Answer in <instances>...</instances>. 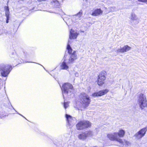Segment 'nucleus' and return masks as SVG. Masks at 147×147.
Instances as JSON below:
<instances>
[{
  "label": "nucleus",
  "instance_id": "obj_10",
  "mask_svg": "<svg viewBox=\"0 0 147 147\" xmlns=\"http://www.w3.org/2000/svg\"><path fill=\"white\" fill-rule=\"evenodd\" d=\"M105 73L100 72L98 76L97 83L99 86H101L103 84L104 81L106 78Z\"/></svg>",
  "mask_w": 147,
  "mask_h": 147
},
{
  "label": "nucleus",
  "instance_id": "obj_18",
  "mask_svg": "<svg viewBox=\"0 0 147 147\" xmlns=\"http://www.w3.org/2000/svg\"><path fill=\"white\" fill-rule=\"evenodd\" d=\"M82 15V10H81L77 14L74 15L73 17L76 19H78L80 18Z\"/></svg>",
  "mask_w": 147,
  "mask_h": 147
},
{
  "label": "nucleus",
  "instance_id": "obj_6",
  "mask_svg": "<svg viewBox=\"0 0 147 147\" xmlns=\"http://www.w3.org/2000/svg\"><path fill=\"white\" fill-rule=\"evenodd\" d=\"M91 123L88 121H80L76 125L77 129L78 130H81L90 127Z\"/></svg>",
  "mask_w": 147,
  "mask_h": 147
},
{
  "label": "nucleus",
  "instance_id": "obj_30",
  "mask_svg": "<svg viewBox=\"0 0 147 147\" xmlns=\"http://www.w3.org/2000/svg\"><path fill=\"white\" fill-rule=\"evenodd\" d=\"M63 20L65 21L64 19L63 18Z\"/></svg>",
  "mask_w": 147,
  "mask_h": 147
},
{
  "label": "nucleus",
  "instance_id": "obj_13",
  "mask_svg": "<svg viewBox=\"0 0 147 147\" xmlns=\"http://www.w3.org/2000/svg\"><path fill=\"white\" fill-rule=\"evenodd\" d=\"M131 49V47L126 45L125 46L123 47L120 49H118L117 50V52L120 53H124L126 52L129 51Z\"/></svg>",
  "mask_w": 147,
  "mask_h": 147
},
{
  "label": "nucleus",
  "instance_id": "obj_7",
  "mask_svg": "<svg viewBox=\"0 0 147 147\" xmlns=\"http://www.w3.org/2000/svg\"><path fill=\"white\" fill-rule=\"evenodd\" d=\"M107 137L111 141H116L120 143H123L122 140L118 137L117 132H114L108 134L107 135Z\"/></svg>",
  "mask_w": 147,
  "mask_h": 147
},
{
  "label": "nucleus",
  "instance_id": "obj_15",
  "mask_svg": "<svg viewBox=\"0 0 147 147\" xmlns=\"http://www.w3.org/2000/svg\"><path fill=\"white\" fill-rule=\"evenodd\" d=\"M129 18L132 22H134L135 21H137L138 20V17L134 12L131 13Z\"/></svg>",
  "mask_w": 147,
  "mask_h": 147
},
{
  "label": "nucleus",
  "instance_id": "obj_24",
  "mask_svg": "<svg viewBox=\"0 0 147 147\" xmlns=\"http://www.w3.org/2000/svg\"><path fill=\"white\" fill-rule=\"evenodd\" d=\"M138 1L142 2H147V0H138Z\"/></svg>",
  "mask_w": 147,
  "mask_h": 147
},
{
  "label": "nucleus",
  "instance_id": "obj_28",
  "mask_svg": "<svg viewBox=\"0 0 147 147\" xmlns=\"http://www.w3.org/2000/svg\"><path fill=\"white\" fill-rule=\"evenodd\" d=\"M81 32H84V31H81Z\"/></svg>",
  "mask_w": 147,
  "mask_h": 147
},
{
  "label": "nucleus",
  "instance_id": "obj_12",
  "mask_svg": "<svg viewBox=\"0 0 147 147\" xmlns=\"http://www.w3.org/2000/svg\"><path fill=\"white\" fill-rule=\"evenodd\" d=\"M109 91L107 89H105L103 90L100 91L98 92H96L92 94V96L93 97L101 96L105 95Z\"/></svg>",
  "mask_w": 147,
  "mask_h": 147
},
{
  "label": "nucleus",
  "instance_id": "obj_29",
  "mask_svg": "<svg viewBox=\"0 0 147 147\" xmlns=\"http://www.w3.org/2000/svg\"><path fill=\"white\" fill-rule=\"evenodd\" d=\"M88 0H86V1H87Z\"/></svg>",
  "mask_w": 147,
  "mask_h": 147
},
{
  "label": "nucleus",
  "instance_id": "obj_26",
  "mask_svg": "<svg viewBox=\"0 0 147 147\" xmlns=\"http://www.w3.org/2000/svg\"><path fill=\"white\" fill-rule=\"evenodd\" d=\"M75 74L76 76L78 77V74L77 73H76Z\"/></svg>",
  "mask_w": 147,
  "mask_h": 147
},
{
  "label": "nucleus",
  "instance_id": "obj_4",
  "mask_svg": "<svg viewBox=\"0 0 147 147\" xmlns=\"http://www.w3.org/2000/svg\"><path fill=\"white\" fill-rule=\"evenodd\" d=\"M81 103L82 104L84 107H88L90 104V100L89 96L84 93L81 94L80 96Z\"/></svg>",
  "mask_w": 147,
  "mask_h": 147
},
{
  "label": "nucleus",
  "instance_id": "obj_5",
  "mask_svg": "<svg viewBox=\"0 0 147 147\" xmlns=\"http://www.w3.org/2000/svg\"><path fill=\"white\" fill-rule=\"evenodd\" d=\"M139 105L142 109L147 107V100L146 96L142 93H140L138 96V100Z\"/></svg>",
  "mask_w": 147,
  "mask_h": 147
},
{
  "label": "nucleus",
  "instance_id": "obj_9",
  "mask_svg": "<svg viewBox=\"0 0 147 147\" xmlns=\"http://www.w3.org/2000/svg\"><path fill=\"white\" fill-rule=\"evenodd\" d=\"M147 130L146 127L144 128L135 134L134 135V137L136 139H141L144 136Z\"/></svg>",
  "mask_w": 147,
  "mask_h": 147
},
{
  "label": "nucleus",
  "instance_id": "obj_21",
  "mask_svg": "<svg viewBox=\"0 0 147 147\" xmlns=\"http://www.w3.org/2000/svg\"><path fill=\"white\" fill-rule=\"evenodd\" d=\"M64 106L65 109L67 108L68 106V103L67 102H64Z\"/></svg>",
  "mask_w": 147,
  "mask_h": 147
},
{
  "label": "nucleus",
  "instance_id": "obj_8",
  "mask_svg": "<svg viewBox=\"0 0 147 147\" xmlns=\"http://www.w3.org/2000/svg\"><path fill=\"white\" fill-rule=\"evenodd\" d=\"M94 135L93 132L91 131H85L79 134L78 136V138L80 140H85L87 138L92 137Z\"/></svg>",
  "mask_w": 147,
  "mask_h": 147
},
{
  "label": "nucleus",
  "instance_id": "obj_2",
  "mask_svg": "<svg viewBox=\"0 0 147 147\" xmlns=\"http://www.w3.org/2000/svg\"><path fill=\"white\" fill-rule=\"evenodd\" d=\"M63 93V96L64 99L65 95L66 94L69 96L73 92V86L71 84L68 83H65L63 84L61 87Z\"/></svg>",
  "mask_w": 147,
  "mask_h": 147
},
{
  "label": "nucleus",
  "instance_id": "obj_27",
  "mask_svg": "<svg viewBox=\"0 0 147 147\" xmlns=\"http://www.w3.org/2000/svg\"><path fill=\"white\" fill-rule=\"evenodd\" d=\"M19 115H21V116H23L22 115H21V114H19Z\"/></svg>",
  "mask_w": 147,
  "mask_h": 147
},
{
  "label": "nucleus",
  "instance_id": "obj_1",
  "mask_svg": "<svg viewBox=\"0 0 147 147\" xmlns=\"http://www.w3.org/2000/svg\"><path fill=\"white\" fill-rule=\"evenodd\" d=\"M69 41L68 40L67 49L69 55L65 54L63 58V61L61 63V68L62 69L67 70L69 67L67 64H72L74 63L78 59V56L76 51H73L69 45Z\"/></svg>",
  "mask_w": 147,
  "mask_h": 147
},
{
  "label": "nucleus",
  "instance_id": "obj_16",
  "mask_svg": "<svg viewBox=\"0 0 147 147\" xmlns=\"http://www.w3.org/2000/svg\"><path fill=\"white\" fill-rule=\"evenodd\" d=\"M102 11L100 9H97L95 10L92 13V15L94 16H97L102 14Z\"/></svg>",
  "mask_w": 147,
  "mask_h": 147
},
{
  "label": "nucleus",
  "instance_id": "obj_17",
  "mask_svg": "<svg viewBox=\"0 0 147 147\" xmlns=\"http://www.w3.org/2000/svg\"><path fill=\"white\" fill-rule=\"evenodd\" d=\"M125 131L122 129H120L118 132H117L118 134V137L119 138H123V137L125 135Z\"/></svg>",
  "mask_w": 147,
  "mask_h": 147
},
{
  "label": "nucleus",
  "instance_id": "obj_3",
  "mask_svg": "<svg viewBox=\"0 0 147 147\" xmlns=\"http://www.w3.org/2000/svg\"><path fill=\"white\" fill-rule=\"evenodd\" d=\"M11 66L4 64L0 65V71L2 76L6 77L11 70Z\"/></svg>",
  "mask_w": 147,
  "mask_h": 147
},
{
  "label": "nucleus",
  "instance_id": "obj_14",
  "mask_svg": "<svg viewBox=\"0 0 147 147\" xmlns=\"http://www.w3.org/2000/svg\"><path fill=\"white\" fill-rule=\"evenodd\" d=\"M78 34L74 30L72 29H71L70 31V35H69V38L71 39H75L76 38Z\"/></svg>",
  "mask_w": 147,
  "mask_h": 147
},
{
  "label": "nucleus",
  "instance_id": "obj_19",
  "mask_svg": "<svg viewBox=\"0 0 147 147\" xmlns=\"http://www.w3.org/2000/svg\"><path fill=\"white\" fill-rule=\"evenodd\" d=\"M53 2L56 4V7H58V6H59L60 3H59L58 1L57 0H55V1H53Z\"/></svg>",
  "mask_w": 147,
  "mask_h": 147
},
{
  "label": "nucleus",
  "instance_id": "obj_11",
  "mask_svg": "<svg viewBox=\"0 0 147 147\" xmlns=\"http://www.w3.org/2000/svg\"><path fill=\"white\" fill-rule=\"evenodd\" d=\"M65 117L68 124L70 126H73L76 122V120L74 117H72L71 116L66 114Z\"/></svg>",
  "mask_w": 147,
  "mask_h": 147
},
{
  "label": "nucleus",
  "instance_id": "obj_23",
  "mask_svg": "<svg viewBox=\"0 0 147 147\" xmlns=\"http://www.w3.org/2000/svg\"><path fill=\"white\" fill-rule=\"evenodd\" d=\"M5 11H9V9L8 6H5Z\"/></svg>",
  "mask_w": 147,
  "mask_h": 147
},
{
  "label": "nucleus",
  "instance_id": "obj_25",
  "mask_svg": "<svg viewBox=\"0 0 147 147\" xmlns=\"http://www.w3.org/2000/svg\"><path fill=\"white\" fill-rule=\"evenodd\" d=\"M9 18H7V20L6 21V23H8V22H9L8 20H9Z\"/></svg>",
  "mask_w": 147,
  "mask_h": 147
},
{
  "label": "nucleus",
  "instance_id": "obj_20",
  "mask_svg": "<svg viewBox=\"0 0 147 147\" xmlns=\"http://www.w3.org/2000/svg\"><path fill=\"white\" fill-rule=\"evenodd\" d=\"M10 13L9 11H5V16L7 18H9Z\"/></svg>",
  "mask_w": 147,
  "mask_h": 147
},
{
  "label": "nucleus",
  "instance_id": "obj_22",
  "mask_svg": "<svg viewBox=\"0 0 147 147\" xmlns=\"http://www.w3.org/2000/svg\"><path fill=\"white\" fill-rule=\"evenodd\" d=\"M125 144L127 146H129L131 145V143L127 140L125 141Z\"/></svg>",
  "mask_w": 147,
  "mask_h": 147
}]
</instances>
